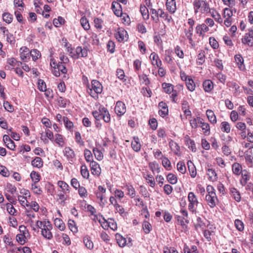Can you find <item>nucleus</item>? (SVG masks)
Wrapping results in <instances>:
<instances>
[{
  "label": "nucleus",
  "instance_id": "obj_43",
  "mask_svg": "<svg viewBox=\"0 0 253 253\" xmlns=\"http://www.w3.org/2000/svg\"><path fill=\"white\" fill-rule=\"evenodd\" d=\"M65 23V19L61 16H58L57 18H54L53 20V24L56 27H59L64 25Z\"/></svg>",
  "mask_w": 253,
  "mask_h": 253
},
{
  "label": "nucleus",
  "instance_id": "obj_51",
  "mask_svg": "<svg viewBox=\"0 0 253 253\" xmlns=\"http://www.w3.org/2000/svg\"><path fill=\"white\" fill-rule=\"evenodd\" d=\"M232 197L238 202L241 201V196L239 192L235 188L230 189Z\"/></svg>",
  "mask_w": 253,
  "mask_h": 253
},
{
  "label": "nucleus",
  "instance_id": "obj_50",
  "mask_svg": "<svg viewBox=\"0 0 253 253\" xmlns=\"http://www.w3.org/2000/svg\"><path fill=\"white\" fill-rule=\"evenodd\" d=\"M142 228L145 234H149L152 230V226L149 221L144 220L142 224Z\"/></svg>",
  "mask_w": 253,
  "mask_h": 253
},
{
  "label": "nucleus",
  "instance_id": "obj_35",
  "mask_svg": "<svg viewBox=\"0 0 253 253\" xmlns=\"http://www.w3.org/2000/svg\"><path fill=\"white\" fill-rule=\"evenodd\" d=\"M16 239L18 243L21 245H24L28 241L26 237L25 232H23V233L18 234L16 235Z\"/></svg>",
  "mask_w": 253,
  "mask_h": 253
},
{
  "label": "nucleus",
  "instance_id": "obj_44",
  "mask_svg": "<svg viewBox=\"0 0 253 253\" xmlns=\"http://www.w3.org/2000/svg\"><path fill=\"white\" fill-rule=\"evenodd\" d=\"M84 243L85 246L89 250H91L93 248V243L90 240V237L86 236L84 238Z\"/></svg>",
  "mask_w": 253,
  "mask_h": 253
},
{
  "label": "nucleus",
  "instance_id": "obj_12",
  "mask_svg": "<svg viewBox=\"0 0 253 253\" xmlns=\"http://www.w3.org/2000/svg\"><path fill=\"white\" fill-rule=\"evenodd\" d=\"M197 222L195 225L196 230L199 233H202L204 236L206 237V224L202 220L200 217L197 219Z\"/></svg>",
  "mask_w": 253,
  "mask_h": 253
},
{
  "label": "nucleus",
  "instance_id": "obj_57",
  "mask_svg": "<svg viewBox=\"0 0 253 253\" xmlns=\"http://www.w3.org/2000/svg\"><path fill=\"white\" fill-rule=\"evenodd\" d=\"M167 180L171 184H175L177 182V178L175 175L173 173H170L167 176Z\"/></svg>",
  "mask_w": 253,
  "mask_h": 253
},
{
  "label": "nucleus",
  "instance_id": "obj_25",
  "mask_svg": "<svg viewBox=\"0 0 253 253\" xmlns=\"http://www.w3.org/2000/svg\"><path fill=\"white\" fill-rule=\"evenodd\" d=\"M63 121L64 124L65 128L70 131H73L74 127L73 123L67 117L64 116L63 117Z\"/></svg>",
  "mask_w": 253,
  "mask_h": 253
},
{
  "label": "nucleus",
  "instance_id": "obj_24",
  "mask_svg": "<svg viewBox=\"0 0 253 253\" xmlns=\"http://www.w3.org/2000/svg\"><path fill=\"white\" fill-rule=\"evenodd\" d=\"M232 170L233 173L237 176L240 175L243 170L242 166L238 163H234L232 164Z\"/></svg>",
  "mask_w": 253,
  "mask_h": 253
},
{
  "label": "nucleus",
  "instance_id": "obj_55",
  "mask_svg": "<svg viewBox=\"0 0 253 253\" xmlns=\"http://www.w3.org/2000/svg\"><path fill=\"white\" fill-rule=\"evenodd\" d=\"M93 153L95 156V158L98 161H101L103 158V154L102 152L97 148H93Z\"/></svg>",
  "mask_w": 253,
  "mask_h": 253
},
{
  "label": "nucleus",
  "instance_id": "obj_42",
  "mask_svg": "<svg viewBox=\"0 0 253 253\" xmlns=\"http://www.w3.org/2000/svg\"><path fill=\"white\" fill-rule=\"evenodd\" d=\"M207 117L212 124H214L216 123V117L214 113L211 110H207Z\"/></svg>",
  "mask_w": 253,
  "mask_h": 253
},
{
  "label": "nucleus",
  "instance_id": "obj_17",
  "mask_svg": "<svg viewBox=\"0 0 253 253\" xmlns=\"http://www.w3.org/2000/svg\"><path fill=\"white\" fill-rule=\"evenodd\" d=\"M207 201L211 208L215 207L217 201L216 194L212 193L211 195H207Z\"/></svg>",
  "mask_w": 253,
  "mask_h": 253
},
{
  "label": "nucleus",
  "instance_id": "obj_27",
  "mask_svg": "<svg viewBox=\"0 0 253 253\" xmlns=\"http://www.w3.org/2000/svg\"><path fill=\"white\" fill-rule=\"evenodd\" d=\"M188 170L191 176L193 178L196 175L197 172L194 164L191 161H188L187 163Z\"/></svg>",
  "mask_w": 253,
  "mask_h": 253
},
{
  "label": "nucleus",
  "instance_id": "obj_11",
  "mask_svg": "<svg viewBox=\"0 0 253 253\" xmlns=\"http://www.w3.org/2000/svg\"><path fill=\"white\" fill-rule=\"evenodd\" d=\"M208 8L207 7V9ZM211 16L214 20L219 23H222L223 20L221 17L220 14L214 9L212 8H209V10L208 12L207 11V16Z\"/></svg>",
  "mask_w": 253,
  "mask_h": 253
},
{
  "label": "nucleus",
  "instance_id": "obj_7",
  "mask_svg": "<svg viewBox=\"0 0 253 253\" xmlns=\"http://www.w3.org/2000/svg\"><path fill=\"white\" fill-rule=\"evenodd\" d=\"M160 109L158 111L159 115L162 118H165L168 115L169 109L167 103L164 101H161L158 104Z\"/></svg>",
  "mask_w": 253,
  "mask_h": 253
},
{
  "label": "nucleus",
  "instance_id": "obj_32",
  "mask_svg": "<svg viewBox=\"0 0 253 253\" xmlns=\"http://www.w3.org/2000/svg\"><path fill=\"white\" fill-rule=\"evenodd\" d=\"M242 42L244 44H247L249 46L252 47L253 46V39L246 33L242 39Z\"/></svg>",
  "mask_w": 253,
  "mask_h": 253
},
{
  "label": "nucleus",
  "instance_id": "obj_8",
  "mask_svg": "<svg viewBox=\"0 0 253 253\" xmlns=\"http://www.w3.org/2000/svg\"><path fill=\"white\" fill-rule=\"evenodd\" d=\"M111 9L116 16L117 17L122 16L123 14L122 7L119 2L113 1L111 4Z\"/></svg>",
  "mask_w": 253,
  "mask_h": 253
},
{
  "label": "nucleus",
  "instance_id": "obj_5",
  "mask_svg": "<svg viewBox=\"0 0 253 253\" xmlns=\"http://www.w3.org/2000/svg\"><path fill=\"white\" fill-rule=\"evenodd\" d=\"M64 156L71 164H73L76 160L74 151L70 147H66L63 150Z\"/></svg>",
  "mask_w": 253,
  "mask_h": 253
},
{
  "label": "nucleus",
  "instance_id": "obj_56",
  "mask_svg": "<svg viewBox=\"0 0 253 253\" xmlns=\"http://www.w3.org/2000/svg\"><path fill=\"white\" fill-rule=\"evenodd\" d=\"M2 18L4 22L10 24L13 20V15L8 12H4L2 14Z\"/></svg>",
  "mask_w": 253,
  "mask_h": 253
},
{
  "label": "nucleus",
  "instance_id": "obj_52",
  "mask_svg": "<svg viewBox=\"0 0 253 253\" xmlns=\"http://www.w3.org/2000/svg\"><path fill=\"white\" fill-rule=\"evenodd\" d=\"M159 12L160 11H158V9L157 10L154 8H150V12L151 13V18L156 23H158L159 21Z\"/></svg>",
  "mask_w": 253,
  "mask_h": 253
},
{
  "label": "nucleus",
  "instance_id": "obj_62",
  "mask_svg": "<svg viewBox=\"0 0 253 253\" xmlns=\"http://www.w3.org/2000/svg\"><path fill=\"white\" fill-rule=\"evenodd\" d=\"M42 235L44 237V238L48 240H50L53 237L52 234L50 230H46L45 228H42Z\"/></svg>",
  "mask_w": 253,
  "mask_h": 253
},
{
  "label": "nucleus",
  "instance_id": "obj_28",
  "mask_svg": "<svg viewBox=\"0 0 253 253\" xmlns=\"http://www.w3.org/2000/svg\"><path fill=\"white\" fill-rule=\"evenodd\" d=\"M164 91L167 94H170L174 90V85L169 83H164L162 84Z\"/></svg>",
  "mask_w": 253,
  "mask_h": 253
},
{
  "label": "nucleus",
  "instance_id": "obj_36",
  "mask_svg": "<svg viewBox=\"0 0 253 253\" xmlns=\"http://www.w3.org/2000/svg\"><path fill=\"white\" fill-rule=\"evenodd\" d=\"M193 31V29H192L191 28H188L187 29L185 28L184 30L185 36L188 40L190 44H192V42H193L192 39Z\"/></svg>",
  "mask_w": 253,
  "mask_h": 253
},
{
  "label": "nucleus",
  "instance_id": "obj_61",
  "mask_svg": "<svg viewBox=\"0 0 253 253\" xmlns=\"http://www.w3.org/2000/svg\"><path fill=\"white\" fill-rule=\"evenodd\" d=\"M233 11L229 8H225L223 9V17L224 18L232 19Z\"/></svg>",
  "mask_w": 253,
  "mask_h": 253
},
{
  "label": "nucleus",
  "instance_id": "obj_4",
  "mask_svg": "<svg viewBox=\"0 0 253 253\" xmlns=\"http://www.w3.org/2000/svg\"><path fill=\"white\" fill-rule=\"evenodd\" d=\"M193 4L195 13L206 12V0H194Z\"/></svg>",
  "mask_w": 253,
  "mask_h": 253
},
{
  "label": "nucleus",
  "instance_id": "obj_15",
  "mask_svg": "<svg viewBox=\"0 0 253 253\" xmlns=\"http://www.w3.org/2000/svg\"><path fill=\"white\" fill-rule=\"evenodd\" d=\"M241 174V178L240 180V183L243 186H245L250 180V175L249 172L246 169H244Z\"/></svg>",
  "mask_w": 253,
  "mask_h": 253
},
{
  "label": "nucleus",
  "instance_id": "obj_64",
  "mask_svg": "<svg viewBox=\"0 0 253 253\" xmlns=\"http://www.w3.org/2000/svg\"><path fill=\"white\" fill-rule=\"evenodd\" d=\"M234 224L236 229L239 231H243L244 229V223L239 219H236L234 221Z\"/></svg>",
  "mask_w": 253,
  "mask_h": 253
},
{
  "label": "nucleus",
  "instance_id": "obj_30",
  "mask_svg": "<svg viewBox=\"0 0 253 253\" xmlns=\"http://www.w3.org/2000/svg\"><path fill=\"white\" fill-rule=\"evenodd\" d=\"M140 12L145 20H148L149 18L148 9L144 4H141L140 5Z\"/></svg>",
  "mask_w": 253,
  "mask_h": 253
},
{
  "label": "nucleus",
  "instance_id": "obj_13",
  "mask_svg": "<svg viewBox=\"0 0 253 253\" xmlns=\"http://www.w3.org/2000/svg\"><path fill=\"white\" fill-rule=\"evenodd\" d=\"M89 166L91 173L98 177L101 173V168L98 163L95 161L92 162L90 163Z\"/></svg>",
  "mask_w": 253,
  "mask_h": 253
},
{
  "label": "nucleus",
  "instance_id": "obj_16",
  "mask_svg": "<svg viewBox=\"0 0 253 253\" xmlns=\"http://www.w3.org/2000/svg\"><path fill=\"white\" fill-rule=\"evenodd\" d=\"M150 58L152 60V64L153 65H156L157 67L162 66V61L160 60L158 55L156 53L154 52H152L150 56Z\"/></svg>",
  "mask_w": 253,
  "mask_h": 253
},
{
  "label": "nucleus",
  "instance_id": "obj_31",
  "mask_svg": "<svg viewBox=\"0 0 253 253\" xmlns=\"http://www.w3.org/2000/svg\"><path fill=\"white\" fill-rule=\"evenodd\" d=\"M207 175L210 181H215L217 179V174L215 171L212 169H208L207 170Z\"/></svg>",
  "mask_w": 253,
  "mask_h": 253
},
{
  "label": "nucleus",
  "instance_id": "obj_54",
  "mask_svg": "<svg viewBox=\"0 0 253 253\" xmlns=\"http://www.w3.org/2000/svg\"><path fill=\"white\" fill-rule=\"evenodd\" d=\"M30 177L32 181H36V182H39L41 178L40 174L34 170L30 173Z\"/></svg>",
  "mask_w": 253,
  "mask_h": 253
},
{
  "label": "nucleus",
  "instance_id": "obj_18",
  "mask_svg": "<svg viewBox=\"0 0 253 253\" xmlns=\"http://www.w3.org/2000/svg\"><path fill=\"white\" fill-rule=\"evenodd\" d=\"M124 188H125L127 191V195L130 198H133L136 195V191L133 186L130 183H126L124 185Z\"/></svg>",
  "mask_w": 253,
  "mask_h": 253
},
{
  "label": "nucleus",
  "instance_id": "obj_59",
  "mask_svg": "<svg viewBox=\"0 0 253 253\" xmlns=\"http://www.w3.org/2000/svg\"><path fill=\"white\" fill-rule=\"evenodd\" d=\"M144 178L148 181L149 185L152 187H154L156 185V182L153 176L151 174H147L144 176Z\"/></svg>",
  "mask_w": 253,
  "mask_h": 253
},
{
  "label": "nucleus",
  "instance_id": "obj_14",
  "mask_svg": "<svg viewBox=\"0 0 253 253\" xmlns=\"http://www.w3.org/2000/svg\"><path fill=\"white\" fill-rule=\"evenodd\" d=\"M235 61L239 69L244 71L245 69L244 60L241 54H236L234 56Z\"/></svg>",
  "mask_w": 253,
  "mask_h": 253
},
{
  "label": "nucleus",
  "instance_id": "obj_19",
  "mask_svg": "<svg viewBox=\"0 0 253 253\" xmlns=\"http://www.w3.org/2000/svg\"><path fill=\"white\" fill-rule=\"evenodd\" d=\"M58 186L61 189L64 194H69L70 192L69 185L65 181L59 180L57 182Z\"/></svg>",
  "mask_w": 253,
  "mask_h": 253
},
{
  "label": "nucleus",
  "instance_id": "obj_60",
  "mask_svg": "<svg viewBox=\"0 0 253 253\" xmlns=\"http://www.w3.org/2000/svg\"><path fill=\"white\" fill-rule=\"evenodd\" d=\"M162 165L167 170H170L171 169V163L169 159L164 157L162 159Z\"/></svg>",
  "mask_w": 253,
  "mask_h": 253
},
{
  "label": "nucleus",
  "instance_id": "obj_58",
  "mask_svg": "<svg viewBox=\"0 0 253 253\" xmlns=\"http://www.w3.org/2000/svg\"><path fill=\"white\" fill-rule=\"evenodd\" d=\"M177 169L179 172L182 174H184L186 171V168L184 162L182 161H179L177 164Z\"/></svg>",
  "mask_w": 253,
  "mask_h": 253
},
{
  "label": "nucleus",
  "instance_id": "obj_45",
  "mask_svg": "<svg viewBox=\"0 0 253 253\" xmlns=\"http://www.w3.org/2000/svg\"><path fill=\"white\" fill-rule=\"evenodd\" d=\"M80 22L82 26L85 30L87 31L89 29L90 25L89 24V22L85 15L82 16L80 20Z\"/></svg>",
  "mask_w": 253,
  "mask_h": 253
},
{
  "label": "nucleus",
  "instance_id": "obj_3",
  "mask_svg": "<svg viewBox=\"0 0 253 253\" xmlns=\"http://www.w3.org/2000/svg\"><path fill=\"white\" fill-rule=\"evenodd\" d=\"M88 56V49L87 48H82L81 46H78L75 49V52L72 55V58L74 59H78L80 58L83 57L86 58Z\"/></svg>",
  "mask_w": 253,
  "mask_h": 253
},
{
  "label": "nucleus",
  "instance_id": "obj_20",
  "mask_svg": "<svg viewBox=\"0 0 253 253\" xmlns=\"http://www.w3.org/2000/svg\"><path fill=\"white\" fill-rule=\"evenodd\" d=\"M167 10L171 13L175 12L176 10L175 0H167L166 4Z\"/></svg>",
  "mask_w": 253,
  "mask_h": 253
},
{
  "label": "nucleus",
  "instance_id": "obj_49",
  "mask_svg": "<svg viewBox=\"0 0 253 253\" xmlns=\"http://www.w3.org/2000/svg\"><path fill=\"white\" fill-rule=\"evenodd\" d=\"M68 227L70 230L73 233H77L78 231L75 222L73 219H69L68 222Z\"/></svg>",
  "mask_w": 253,
  "mask_h": 253
},
{
  "label": "nucleus",
  "instance_id": "obj_22",
  "mask_svg": "<svg viewBox=\"0 0 253 253\" xmlns=\"http://www.w3.org/2000/svg\"><path fill=\"white\" fill-rule=\"evenodd\" d=\"M31 165L34 168L41 169L43 167V161L42 159L39 157H36L32 161Z\"/></svg>",
  "mask_w": 253,
  "mask_h": 253
},
{
  "label": "nucleus",
  "instance_id": "obj_53",
  "mask_svg": "<svg viewBox=\"0 0 253 253\" xmlns=\"http://www.w3.org/2000/svg\"><path fill=\"white\" fill-rule=\"evenodd\" d=\"M185 84L187 87V89L189 90L192 91L195 89V84L191 77L189 78V79H188V80L185 82Z\"/></svg>",
  "mask_w": 253,
  "mask_h": 253
},
{
  "label": "nucleus",
  "instance_id": "obj_38",
  "mask_svg": "<svg viewBox=\"0 0 253 253\" xmlns=\"http://www.w3.org/2000/svg\"><path fill=\"white\" fill-rule=\"evenodd\" d=\"M31 56L32 60L36 61L39 58L41 57V52L37 49H32L30 51V57Z\"/></svg>",
  "mask_w": 253,
  "mask_h": 253
},
{
  "label": "nucleus",
  "instance_id": "obj_23",
  "mask_svg": "<svg viewBox=\"0 0 253 253\" xmlns=\"http://www.w3.org/2000/svg\"><path fill=\"white\" fill-rule=\"evenodd\" d=\"M115 237L117 243L120 247L123 248L126 245V240L122 235L117 233L115 235Z\"/></svg>",
  "mask_w": 253,
  "mask_h": 253
},
{
  "label": "nucleus",
  "instance_id": "obj_6",
  "mask_svg": "<svg viewBox=\"0 0 253 253\" xmlns=\"http://www.w3.org/2000/svg\"><path fill=\"white\" fill-rule=\"evenodd\" d=\"M126 108L125 103L121 101H118L115 107V112L118 117H121L126 112Z\"/></svg>",
  "mask_w": 253,
  "mask_h": 253
},
{
  "label": "nucleus",
  "instance_id": "obj_26",
  "mask_svg": "<svg viewBox=\"0 0 253 253\" xmlns=\"http://www.w3.org/2000/svg\"><path fill=\"white\" fill-rule=\"evenodd\" d=\"M185 142L186 145L188 146V148L192 151L195 152L196 148L194 141L191 139L188 135H186L185 137Z\"/></svg>",
  "mask_w": 253,
  "mask_h": 253
},
{
  "label": "nucleus",
  "instance_id": "obj_33",
  "mask_svg": "<svg viewBox=\"0 0 253 253\" xmlns=\"http://www.w3.org/2000/svg\"><path fill=\"white\" fill-rule=\"evenodd\" d=\"M57 101L58 105L63 108H65L66 107L67 104H69L70 102L69 99L65 98L62 96H59L57 99Z\"/></svg>",
  "mask_w": 253,
  "mask_h": 253
},
{
  "label": "nucleus",
  "instance_id": "obj_48",
  "mask_svg": "<svg viewBox=\"0 0 253 253\" xmlns=\"http://www.w3.org/2000/svg\"><path fill=\"white\" fill-rule=\"evenodd\" d=\"M116 76L123 83L126 81V79L125 78L126 76L124 70L122 69H117L116 71Z\"/></svg>",
  "mask_w": 253,
  "mask_h": 253
},
{
  "label": "nucleus",
  "instance_id": "obj_34",
  "mask_svg": "<svg viewBox=\"0 0 253 253\" xmlns=\"http://www.w3.org/2000/svg\"><path fill=\"white\" fill-rule=\"evenodd\" d=\"M174 218L177 221V224L180 225L184 230H187V225L185 224L184 220L185 219L183 217L179 215H175Z\"/></svg>",
  "mask_w": 253,
  "mask_h": 253
},
{
  "label": "nucleus",
  "instance_id": "obj_2",
  "mask_svg": "<svg viewBox=\"0 0 253 253\" xmlns=\"http://www.w3.org/2000/svg\"><path fill=\"white\" fill-rule=\"evenodd\" d=\"M87 92L93 98H98V94H101L103 90V86L100 82L96 80H93L91 84H87Z\"/></svg>",
  "mask_w": 253,
  "mask_h": 253
},
{
  "label": "nucleus",
  "instance_id": "obj_21",
  "mask_svg": "<svg viewBox=\"0 0 253 253\" xmlns=\"http://www.w3.org/2000/svg\"><path fill=\"white\" fill-rule=\"evenodd\" d=\"M131 146L132 149L136 152H138L140 150L141 145L139 142L138 137H133V141L131 142Z\"/></svg>",
  "mask_w": 253,
  "mask_h": 253
},
{
  "label": "nucleus",
  "instance_id": "obj_63",
  "mask_svg": "<svg viewBox=\"0 0 253 253\" xmlns=\"http://www.w3.org/2000/svg\"><path fill=\"white\" fill-rule=\"evenodd\" d=\"M107 48L108 51L111 53H113L115 51V43L112 40H109L107 43Z\"/></svg>",
  "mask_w": 253,
  "mask_h": 253
},
{
  "label": "nucleus",
  "instance_id": "obj_41",
  "mask_svg": "<svg viewBox=\"0 0 253 253\" xmlns=\"http://www.w3.org/2000/svg\"><path fill=\"white\" fill-rule=\"evenodd\" d=\"M126 33V31L124 29L119 30L117 32L115 36L116 39L119 42H122L125 40L124 35Z\"/></svg>",
  "mask_w": 253,
  "mask_h": 253
},
{
  "label": "nucleus",
  "instance_id": "obj_39",
  "mask_svg": "<svg viewBox=\"0 0 253 253\" xmlns=\"http://www.w3.org/2000/svg\"><path fill=\"white\" fill-rule=\"evenodd\" d=\"M158 11H160L159 16L167 20L169 23L171 21L172 17L168 13L164 12L161 8H159Z\"/></svg>",
  "mask_w": 253,
  "mask_h": 253
},
{
  "label": "nucleus",
  "instance_id": "obj_29",
  "mask_svg": "<svg viewBox=\"0 0 253 253\" xmlns=\"http://www.w3.org/2000/svg\"><path fill=\"white\" fill-rule=\"evenodd\" d=\"M196 31L197 34L203 38L206 32V25L204 24L198 25L196 28Z\"/></svg>",
  "mask_w": 253,
  "mask_h": 253
},
{
  "label": "nucleus",
  "instance_id": "obj_46",
  "mask_svg": "<svg viewBox=\"0 0 253 253\" xmlns=\"http://www.w3.org/2000/svg\"><path fill=\"white\" fill-rule=\"evenodd\" d=\"M140 92L143 96L148 98H150L152 95V92L148 87H142L140 90Z\"/></svg>",
  "mask_w": 253,
  "mask_h": 253
},
{
  "label": "nucleus",
  "instance_id": "obj_40",
  "mask_svg": "<svg viewBox=\"0 0 253 253\" xmlns=\"http://www.w3.org/2000/svg\"><path fill=\"white\" fill-rule=\"evenodd\" d=\"M54 225L61 231H63L65 229V225L62 220L60 218H56L55 219Z\"/></svg>",
  "mask_w": 253,
  "mask_h": 253
},
{
  "label": "nucleus",
  "instance_id": "obj_10",
  "mask_svg": "<svg viewBox=\"0 0 253 253\" xmlns=\"http://www.w3.org/2000/svg\"><path fill=\"white\" fill-rule=\"evenodd\" d=\"M20 51L21 59L25 62H28L30 59L29 49L26 46H22Z\"/></svg>",
  "mask_w": 253,
  "mask_h": 253
},
{
  "label": "nucleus",
  "instance_id": "obj_9",
  "mask_svg": "<svg viewBox=\"0 0 253 253\" xmlns=\"http://www.w3.org/2000/svg\"><path fill=\"white\" fill-rule=\"evenodd\" d=\"M60 72L64 74L67 73V69L65 66V64L62 62H58V66L56 69H53L52 70V74L55 77H59L60 76Z\"/></svg>",
  "mask_w": 253,
  "mask_h": 253
},
{
  "label": "nucleus",
  "instance_id": "obj_37",
  "mask_svg": "<svg viewBox=\"0 0 253 253\" xmlns=\"http://www.w3.org/2000/svg\"><path fill=\"white\" fill-rule=\"evenodd\" d=\"M81 174L84 178L86 179L89 178V171L85 164H83L81 167Z\"/></svg>",
  "mask_w": 253,
  "mask_h": 253
},
{
  "label": "nucleus",
  "instance_id": "obj_47",
  "mask_svg": "<svg viewBox=\"0 0 253 253\" xmlns=\"http://www.w3.org/2000/svg\"><path fill=\"white\" fill-rule=\"evenodd\" d=\"M84 156L85 160L87 162H89L90 163L94 161L92 154L89 150L85 149L84 150Z\"/></svg>",
  "mask_w": 253,
  "mask_h": 253
},
{
  "label": "nucleus",
  "instance_id": "obj_1",
  "mask_svg": "<svg viewBox=\"0 0 253 253\" xmlns=\"http://www.w3.org/2000/svg\"><path fill=\"white\" fill-rule=\"evenodd\" d=\"M92 115L95 119V127L98 129H100L102 127V124L100 122L101 119H103L104 122L106 123H109L111 121L110 115L107 108L100 105L98 110H95L92 112Z\"/></svg>",
  "mask_w": 253,
  "mask_h": 253
}]
</instances>
